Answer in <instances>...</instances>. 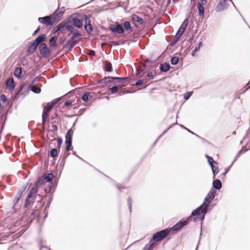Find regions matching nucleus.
<instances>
[{"label":"nucleus","instance_id":"13","mask_svg":"<svg viewBox=\"0 0 250 250\" xmlns=\"http://www.w3.org/2000/svg\"><path fill=\"white\" fill-rule=\"evenodd\" d=\"M45 39L46 35L45 34L40 35L34 40L32 43L38 47V45L40 46L41 44L44 43L43 42Z\"/></svg>","mask_w":250,"mask_h":250},{"label":"nucleus","instance_id":"5","mask_svg":"<svg viewBox=\"0 0 250 250\" xmlns=\"http://www.w3.org/2000/svg\"><path fill=\"white\" fill-rule=\"evenodd\" d=\"M191 216H192L191 215L190 216L188 217L186 219H181L170 229H171V230H172L173 231H178L180 230L182 228H183L188 224L189 219H191Z\"/></svg>","mask_w":250,"mask_h":250},{"label":"nucleus","instance_id":"45","mask_svg":"<svg viewBox=\"0 0 250 250\" xmlns=\"http://www.w3.org/2000/svg\"><path fill=\"white\" fill-rule=\"evenodd\" d=\"M26 187H27V186H22V187H21V188L19 189L17 194L21 196L22 194L25 190Z\"/></svg>","mask_w":250,"mask_h":250},{"label":"nucleus","instance_id":"55","mask_svg":"<svg viewBox=\"0 0 250 250\" xmlns=\"http://www.w3.org/2000/svg\"><path fill=\"white\" fill-rule=\"evenodd\" d=\"M242 153V150H240L237 154L235 155L234 160L232 162V164H231V166H232L233 164V163L239 157L240 155Z\"/></svg>","mask_w":250,"mask_h":250},{"label":"nucleus","instance_id":"49","mask_svg":"<svg viewBox=\"0 0 250 250\" xmlns=\"http://www.w3.org/2000/svg\"><path fill=\"white\" fill-rule=\"evenodd\" d=\"M69 155V153L68 152H66L64 154L63 156L62 157H61V159L62 158V161L61 163V165H64V161L66 158H67Z\"/></svg>","mask_w":250,"mask_h":250},{"label":"nucleus","instance_id":"38","mask_svg":"<svg viewBox=\"0 0 250 250\" xmlns=\"http://www.w3.org/2000/svg\"><path fill=\"white\" fill-rule=\"evenodd\" d=\"M89 96V92H85L84 93L82 96V100L84 102H87L88 101V98Z\"/></svg>","mask_w":250,"mask_h":250},{"label":"nucleus","instance_id":"35","mask_svg":"<svg viewBox=\"0 0 250 250\" xmlns=\"http://www.w3.org/2000/svg\"><path fill=\"white\" fill-rule=\"evenodd\" d=\"M58 151L57 148H52L50 151V155L51 157L55 158L58 156Z\"/></svg>","mask_w":250,"mask_h":250},{"label":"nucleus","instance_id":"39","mask_svg":"<svg viewBox=\"0 0 250 250\" xmlns=\"http://www.w3.org/2000/svg\"><path fill=\"white\" fill-rule=\"evenodd\" d=\"M202 42H200L199 43L198 46H196L194 48V49L192 51V52H191L192 56H194L195 53L196 52H197L198 51H199V50H200V47L202 46Z\"/></svg>","mask_w":250,"mask_h":250},{"label":"nucleus","instance_id":"14","mask_svg":"<svg viewBox=\"0 0 250 250\" xmlns=\"http://www.w3.org/2000/svg\"><path fill=\"white\" fill-rule=\"evenodd\" d=\"M15 86L14 80L13 78H9L6 81V87L9 90H14Z\"/></svg>","mask_w":250,"mask_h":250},{"label":"nucleus","instance_id":"2","mask_svg":"<svg viewBox=\"0 0 250 250\" xmlns=\"http://www.w3.org/2000/svg\"><path fill=\"white\" fill-rule=\"evenodd\" d=\"M188 22V19L184 20L177 33H176L174 39L171 41L169 44L171 46H173L179 40L180 38L185 32L187 27Z\"/></svg>","mask_w":250,"mask_h":250},{"label":"nucleus","instance_id":"41","mask_svg":"<svg viewBox=\"0 0 250 250\" xmlns=\"http://www.w3.org/2000/svg\"><path fill=\"white\" fill-rule=\"evenodd\" d=\"M108 79H115V80H117L118 81H125L127 80L130 79L129 77H116L114 78H109Z\"/></svg>","mask_w":250,"mask_h":250},{"label":"nucleus","instance_id":"43","mask_svg":"<svg viewBox=\"0 0 250 250\" xmlns=\"http://www.w3.org/2000/svg\"><path fill=\"white\" fill-rule=\"evenodd\" d=\"M192 94H193V92L192 91H189V92H186L184 95V99L186 100H188L191 96Z\"/></svg>","mask_w":250,"mask_h":250},{"label":"nucleus","instance_id":"53","mask_svg":"<svg viewBox=\"0 0 250 250\" xmlns=\"http://www.w3.org/2000/svg\"><path fill=\"white\" fill-rule=\"evenodd\" d=\"M118 86L116 85L113 86L110 88V91L111 94H114L117 93V92Z\"/></svg>","mask_w":250,"mask_h":250},{"label":"nucleus","instance_id":"50","mask_svg":"<svg viewBox=\"0 0 250 250\" xmlns=\"http://www.w3.org/2000/svg\"><path fill=\"white\" fill-rule=\"evenodd\" d=\"M147 68V65H146V63H145L143 64H142L139 67V71H140L141 72H144Z\"/></svg>","mask_w":250,"mask_h":250},{"label":"nucleus","instance_id":"8","mask_svg":"<svg viewBox=\"0 0 250 250\" xmlns=\"http://www.w3.org/2000/svg\"><path fill=\"white\" fill-rule=\"evenodd\" d=\"M40 53L44 58H47L51 55V51L45 43L39 46Z\"/></svg>","mask_w":250,"mask_h":250},{"label":"nucleus","instance_id":"48","mask_svg":"<svg viewBox=\"0 0 250 250\" xmlns=\"http://www.w3.org/2000/svg\"><path fill=\"white\" fill-rule=\"evenodd\" d=\"M61 100V98H58L53 100L51 102L48 103L52 107L54 106Z\"/></svg>","mask_w":250,"mask_h":250},{"label":"nucleus","instance_id":"33","mask_svg":"<svg viewBox=\"0 0 250 250\" xmlns=\"http://www.w3.org/2000/svg\"><path fill=\"white\" fill-rule=\"evenodd\" d=\"M45 182H46L45 180H44V177H43V176H42L38 178L35 184L36 185L40 186L41 185H43Z\"/></svg>","mask_w":250,"mask_h":250},{"label":"nucleus","instance_id":"11","mask_svg":"<svg viewBox=\"0 0 250 250\" xmlns=\"http://www.w3.org/2000/svg\"><path fill=\"white\" fill-rule=\"evenodd\" d=\"M229 1H231V0H221L216 6V12H221L226 8L228 6L227 2Z\"/></svg>","mask_w":250,"mask_h":250},{"label":"nucleus","instance_id":"42","mask_svg":"<svg viewBox=\"0 0 250 250\" xmlns=\"http://www.w3.org/2000/svg\"><path fill=\"white\" fill-rule=\"evenodd\" d=\"M71 33L73 34V36L71 37H73L75 39L77 37H80L82 36V34L76 29H75Z\"/></svg>","mask_w":250,"mask_h":250},{"label":"nucleus","instance_id":"61","mask_svg":"<svg viewBox=\"0 0 250 250\" xmlns=\"http://www.w3.org/2000/svg\"><path fill=\"white\" fill-rule=\"evenodd\" d=\"M109 45H114V46H117L119 45V43L116 42H110L108 43Z\"/></svg>","mask_w":250,"mask_h":250},{"label":"nucleus","instance_id":"40","mask_svg":"<svg viewBox=\"0 0 250 250\" xmlns=\"http://www.w3.org/2000/svg\"><path fill=\"white\" fill-rule=\"evenodd\" d=\"M127 205L129 209V212H131L132 207V198L130 197H128L127 199Z\"/></svg>","mask_w":250,"mask_h":250},{"label":"nucleus","instance_id":"15","mask_svg":"<svg viewBox=\"0 0 250 250\" xmlns=\"http://www.w3.org/2000/svg\"><path fill=\"white\" fill-rule=\"evenodd\" d=\"M159 67L161 71L163 72L168 71L171 68L170 64L166 62L160 64Z\"/></svg>","mask_w":250,"mask_h":250},{"label":"nucleus","instance_id":"21","mask_svg":"<svg viewBox=\"0 0 250 250\" xmlns=\"http://www.w3.org/2000/svg\"><path fill=\"white\" fill-rule=\"evenodd\" d=\"M204 4V2L200 3L198 2L197 4V8L198 10V13L200 16H202L204 15L205 12V9L203 6V5Z\"/></svg>","mask_w":250,"mask_h":250},{"label":"nucleus","instance_id":"60","mask_svg":"<svg viewBox=\"0 0 250 250\" xmlns=\"http://www.w3.org/2000/svg\"><path fill=\"white\" fill-rule=\"evenodd\" d=\"M51 191V187L50 186L47 187L44 189V191L46 193H49Z\"/></svg>","mask_w":250,"mask_h":250},{"label":"nucleus","instance_id":"12","mask_svg":"<svg viewBox=\"0 0 250 250\" xmlns=\"http://www.w3.org/2000/svg\"><path fill=\"white\" fill-rule=\"evenodd\" d=\"M81 20L77 18H73L71 20L72 24L74 26L78 28H82L83 26V21L82 20V14L80 15Z\"/></svg>","mask_w":250,"mask_h":250},{"label":"nucleus","instance_id":"47","mask_svg":"<svg viewBox=\"0 0 250 250\" xmlns=\"http://www.w3.org/2000/svg\"><path fill=\"white\" fill-rule=\"evenodd\" d=\"M232 166H230L228 168H225V172L222 173L219 176V178H221V179H223L226 176V173L229 171V168L231 167Z\"/></svg>","mask_w":250,"mask_h":250},{"label":"nucleus","instance_id":"28","mask_svg":"<svg viewBox=\"0 0 250 250\" xmlns=\"http://www.w3.org/2000/svg\"><path fill=\"white\" fill-rule=\"evenodd\" d=\"M57 39V37H56V36H53L49 39V42L50 47L57 46V43H56Z\"/></svg>","mask_w":250,"mask_h":250},{"label":"nucleus","instance_id":"54","mask_svg":"<svg viewBox=\"0 0 250 250\" xmlns=\"http://www.w3.org/2000/svg\"><path fill=\"white\" fill-rule=\"evenodd\" d=\"M62 143V140L61 137H58L57 139V146L60 149Z\"/></svg>","mask_w":250,"mask_h":250},{"label":"nucleus","instance_id":"58","mask_svg":"<svg viewBox=\"0 0 250 250\" xmlns=\"http://www.w3.org/2000/svg\"><path fill=\"white\" fill-rule=\"evenodd\" d=\"M0 100L3 102H6L7 101V98L4 94H1L0 95Z\"/></svg>","mask_w":250,"mask_h":250},{"label":"nucleus","instance_id":"46","mask_svg":"<svg viewBox=\"0 0 250 250\" xmlns=\"http://www.w3.org/2000/svg\"><path fill=\"white\" fill-rule=\"evenodd\" d=\"M38 186L35 184L34 186L31 188L30 192L33 194L36 193L38 192Z\"/></svg>","mask_w":250,"mask_h":250},{"label":"nucleus","instance_id":"62","mask_svg":"<svg viewBox=\"0 0 250 250\" xmlns=\"http://www.w3.org/2000/svg\"><path fill=\"white\" fill-rule=\"evenodd\" d=\"M41 29V27L40 26H38L37 27V28L35 30V31L33 32L32 35L33 36H35L37 33H39V32L40 31Z\"/></svg>","mask_w":250,"mask_h":250},{"label":"nucleus","instance_id":"6","mask_svg":"<svg viewBox=\"0 0 250 250\" xmlns=\"http://www.w3.org/2000/svg\"><path fill=\"white\" fill-rule=\"evenodd\" d=\"M109 29L111 32L119 34H123L125 32V29L123 25L118 22L110 24L109 26Z\"/></svg>","mask_w":250,"mask_h":250},{"label":"nucleus","instance_id":"18","mask_svg":"<svg viewBox=\"0 0 250 250\" xmlns=\"http://www.w3.org/2000/svg\"><path fill=\"white\" fill-rule=\"evenodd\" d=\"M131 19L133 21L138 22L141 25L144 23V20L136 14H132Z\"/></svg>","mask_w":250,"mask_h":250},{"label":"nucleus","instance_id":"29","mask_svg":"<svg viewBox=\"0 0 250 250\" xmlns=\"http://www.w3.org/2000/svg\"><path fill=\"white\" fill-rule=\"evenodd\" d=\"M64 29V25L63 22L60 23L56 27H55L53 30V33L55 34L56 33L62 31Z\"/></svg>","mask_w":250,"mask_h":250},{"label":"nucleus","instance_id":"22","mask_svg":"<svg viewBox=\"0 0 250 250\" xmlns=\"http://www.w3.org/2000/svg\"><path fill=\"white\" fill-rule=\"evenodd\" d=\"M22 75V68L17 67L14 71V75L17 78H21Z\"/></svg>","mask_w":250,"mask_h":250},{"label":"nucleus","instance_id":"27","mask_svg":"<svg viewBox=\"0 0 250 250\" xmlns=\"http://www.w3.org/2000/svg\"><path fill=\"white\" fill-rule=\"evenodd\" d=\"M211 167V170H212V174H213V179H214L215 178V176L219 172V167L218 166V165L216 166H215V165L212 166L210 167Z\"/></svg>","mask_w":250,"mask_h":250},{"label":"nucleus","instance_id":"23","mask_svg":"<svg viewBox=\"0 0 250 250\" xmlns=\"http://www.w3.org/2000/svg\"><path fill=\"white\" fill-rule=\"evenodd\" d=\"M37 46L34 44L32 43L28 47L27 49V54L29 55L33 53L36 50Z\"/></svg>","mask_w":250,"mask_h":250},{"label":"nucleus","instance_id":"34","mask_svg":"<svg viewBox=\"0 0 250 250\" xmlns=\"http://www.w3.org/2000/svg\"><path fill=\"white\" fill-rule=\"evenodd\" d=\"M123 27L124 29H125V30H127V31L131 30L132 28L130 22L128 21H125L123 23Z\"/></svg>","mask_w":250,"mask_h":250},{"label":"nucleus","instance_id":"44","mask_svg":"<svg viewBox=\"0 0 250 250\" xmlns=\"http://www.w3.org/2000/svg\"><path fill=\"white\" fill-rule=\"evenodd\" d=\"M26 187H27V186H22V187H21V188L19 189L17 194L21 196L22 194L25 190Z\"/></svg>","mask_w":250,"mask_h":250},{"label":"nucleus","instance_id":"25","mask_svg":"<svg viewBox=\"0 0 250 250\" xmlns=\"http://www.w3.org/2000/svg\"><path fill=\"white\" fill-rule=\"evenodd\" d=\"M73 134V130L72 128L69 129L65 136V140L72 141V136Z\"/></svg>","mask_w":250,"mask_h":250},{"label":"nucleus","instance_id":"56","mask_svg":"<svg viewBox=\"0 0 250 250\" xmlns=\"http://www.w3.org/2000/svg\"><path fill=\"white\" fill-rule=\"evenodd\" d=\"M63 24L64 25V28H65L66 30L68 31L70 29V27L72 26V25H70L68 22L64 23L63 22Z\"/></svg>","mask_w":250,"mask_h":250},{"label":"nucleus","instance_id":"32","mask_svg":"<svg viewBox=\"0 0 250 250\" xmlns=\"http://www.w3.org/2000/svg\"><path fill=\"white\" fill-rule=\"evenodd\" d=\"M155 244L150 240L149 242L146 244L142 250H151L153 249Z\"/></svg>","mask_w":250,"mask_h":250},{"label":"nucleus","instance_id":"30","mask_svg":"<svg viewBox=\"0 0 250 250\" xmlns=\"http://www.w3.org/2000/svg\"><path fill=\"white\" fill-rule=\"evenodd\" d=\"M205 156H206V158L207 159L208 163L210 167L214 165H218L217 163L216 162H215V161H214L212 157L208 156V155H206Z\"/></svg>","mask_w":250,"mask_h":250},{"label":"nucleus","instance_id":"10","mask_svg":"<svg viewBox=\"0 0 250 250\" xmlns=\"http://www.w3.org/2000/svg\"><path fill=\"white\" fill-rule=\"evenodd\" d=\"M63 12L60 10V8H58L55 12L52 14V17L55 20V22H59L61 20Z\"/></svg>","mask_w":250,"mask_h":250},{"label":"nucleus","instance_id":"59","mask_svg":"<svg viewBox=\"0 0 250 250\" xmlns=\"http://www.w3.org/2000/svg\"><path fill=\"white\" fill-rule=\"evenodd\" d=\"M30 204V199L26 198L25 203L24 204V207L26 208Z\"/></svg>","mask_w":250,"mask_h":250},{"label":"nucleus","instance_id":"20","mask_svg":"<svg viewBox=\"0 0 250 250\" xmlns=\"http://www.w3.org/2000/svg\"><path fill=\"white\" fill-rule=\"evenodd\" d=\"M104 68L105 71L106 72H111L113 71L112 64L108 61L105 62Z\"/></svg>","mask_w":250,"mask_h":250},{"label":"nucleus","instance_id":"36","mask_svg":"<svg viewBox=\"0 0 250 250\" xmlns=\"http://www.w3.org/2000/svg\"><path fill=\"white\" fill-rule=\"evenodd\" d=\"M179 62V58L178 57H172L170 59V63L172 65H176Z\"/></svg>","mask_w":250,"mask_h":250},{"label":"nucleus","instance_id":"63","mask_svg":"<svg viewBox=\"0 0 250 250\" xmlns=\"http://www.w3.org/2000/svg\"><path fill=\"white\" fill-rule=\"evenodd\" d=\"M72 103V102L70 100H67L64 103V105L66 106H69L71 105Z\"/></svg>","mask_w":250,"mask_h":250},{"label":"nucleus","instance_id":"3","mask_svg":"<svg viewBox=\"0 0 250 250\" xmlns=\"http://www.w3.org/2000/svg\"><path fill=\"white\" fill-rule=\"evenodd\" d=\"M170 231L171 229H166L160 231H158L153 234L150 240L155 244L156 242L161 241L167 237L170 232Z\"/></svg>","mask_w":250,"mask_h":250},{"label":"nucleus","instance_id":"19","mask_svg":"<svg viewBox=\"0 0 250 250\" xmlns=\"http://www.w3.org/2000/svg\"><path fill=\"white\" fill-rule=\"evenodd\" d=\"M42 176L46 182H51L54 177L53 174L51 172L44 174Z\"/></svg>","mask_w":250,"mask_h":250},{"label":"nucleus","instance_id":"37","mask_svg":"<svg viewBox=\"0 0 250 250\" xmlns=\"http://www.w3.org/2000/svg\"><path fill=\"white\" fill-rule=\"evenodd\" d=\"M72 141L65 140V149L67 152H68L72 146Z\"/></svg>","mask_w":250,"mask_h":250},{"label":"nucleus","instance_id":"26","mask_svg":"<svg viewBox=\"0 0 250 250\" xmlns=\"http://www.w3.org/2000/svg\"><path fill=\"white\" fill-rule=\"evenodd\" d=\"M52 108L53 107L49 103H47L46 105L44 107L42 114L48 115L49 113Z\"/></svg>","mask_w":250,"mask_h":250},{"label":"nucleus","instance_id":"51","mask_svg":"<svg viewBox=\"0 0 250 250\" xmlns=\"http://www.w3.org/2000/svg\"><path fill=\"white\" fill-rule=\"evenodd\" d=\"M48 115H45V114H42V124L43 125V127H44V125L46 123V120H47V116Z\"/></svg>","mask_w":250,"mask_h":250},{"label":"nucleus","instance_id":"1","mask_svg":"<svg viewBox=\"0 0 250 250\" xmlns=\"http://www.w3.org/2000/svg\"><path fill=\"white\" fill-rule=\"evenodd\" d=\"M216 193V191L215 190L211 189L204 199L203 204L192 211L191 215L199 216L201 214H206L208 212L209 204L214 199Z\"/></svg>","mask_w":250,"mask_h":250},{"label":"nucleus","instance_id":"7","mask_svg":"<svg viewBox=\"0 0 250 250\" xmlns=\"http://www.w3.org/2000/svg\"><path fill=\"white\" fill-rule=\"evenodd\" d=\"M38 21L40 23L45 24L48 26H52L54 23H57L56 22H55V20L52 16H46L42 17H40L38 18Z\"/></svg>","mask_w":250,"mask_h":250},{"label":"nucleus","instance_id":"31","mask_svg":"<svg viewBox=\"0 0 250 250\" xmlns=\"http://www.w3.org/2000/svg\"><path fill=\"white\" fill-rule=\"evenodd\" d=\"M114 77H111V76L105 77L103 79L99 81V83H104L105 84L107 82L111 83L112 82V81L115 80V79H108V78H114Z\"/></svg>","mask_w":250,"mask_h":250},{"label":"nucleus","instance_id":"9","mask_svg":"<svg viewBox=\"0 0 250 250\" xmlns=\"http://www.w3.org/2000/svg\"><path fill=\"white\" fill-rule=\"evenodd\" d=\"M80 40H81V39L76 40L73 37H71L63 46V48L68 51H70Z\"/></svg>","mask_w":250,"mask_h":250},{"label":"nucleus","instance_id":"52","mask_svg":"<svg viewBox=\"0 0 250 250\" xmlns=\"http://www.w3.org/2000/svg\"><path fill=\"white\" fill-rule=\"evenodd\" d=\"M21 197V196H20V195L17 194L16 197H15V198H14V199L13 200V204H14V205H16L17 204V203L20 200Z\"/></svg>","mask_w":250,"mask_h":250},{"label":"nucleus","instance_id":"24","mask_svg":"<svg viewBox=\"0 0 250 250\" xmlns=\"http://www.w3.org/2000/svg\"><path fill=\"white\" fill-rule=\"evenodd\" d=\"M29 89H30L31 91L36 94H39L41 92V89L40 88L34 87L33 85H31V84H29V85L28 86L27 89L28 91Z\"/></svg>","mask_w":250,"mask_h":250},{"label":"nucleus","instance_id":"64","mask_svg":"<svg viewBox=\"0 0 250 250\" xmlns=\"http://www.w3.org/2000/svg\"><path fill=\"white\" fill-rule=\"evenodd\" d=\"M147 77L153 79V73L152 72H149L147 74Z\"/></svg>","mask_w":250,"mask_h":250},{"label":"nucleus","instance_id":"16","mask_svg":"<svg viewBox=\"0 0 250 250\" xmlns=\"http://www.w3.org/2000/svg\"><path fill=\"white\" fill-rule=\"evenodd\" d=\"M212 186L216 190H219L222 187V183L219 179H215L212 182Z\"/></svg>","mask_w":250,"mask_h":250},{"label":"nucleus","instance_id":"57","mask_svg":"<svg viewBox=\"0 0 250 250\" xmlns=\"http://www.w3.org/2000/svg\"><path fill=\"white\" fill-rule=\"evenodd\" d=\"M144 81L145 80L144 79H140V80H138L135 83V85L136 86H140V85H142L144 83Z\"/></svg>","mask_w":250,"mask_h":250},{"label":"nucleus","instance_id":"17","mask_svg":"<svg viewBox=\"0 0 250 250\" xmlns=\"http://www.w3.org/2000/svg\"><path fill=\"white\" fill-rule=\"evenodd\" d=\"M25 86L26 84L24 83H23L20 85L19 88L15 93V95L13 97L14 100L17 99L19 98L20 94Z\"/></svg>","mask_w":250,"mask_h":250},{"label":"nucleus","instance_id":"4","mask_svg":"<svg viewBox=\"0 0 250 250\" xmlns=\"http://www.w3.org/2000/svg\"><path fill=\"white\" fill-rule=\"evenodd\" d=\"M91 15H87L84 14H82V20L84 21V28L86 33L90 35L93 31V28L91 24L90 20Z\"/></svg>","mask_w":250,"mask_h":250}]
</instances>
